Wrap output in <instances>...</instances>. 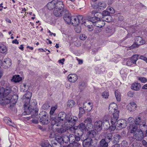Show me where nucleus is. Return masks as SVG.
Instances as JSON below:
<instances>
[{
  "label": "nucleus",
  "instance_id": "1",
  "mask_svg": "<svg viewBox=\"0 0 147 147\" xmlns=\"http://www.w3.org/2000/svg\"><path fill=\"white\" fill-rule=\"evenodd\" d=\"M63 2L61 1H59L57 3L56 8L53 11V13L56 16L60 17L62 16L65 10L63 8Z\"/></svg>",
  "mask_w": 147,
  "mask_h": 147
},
{
  "label": "nucleus",
  "instance_id": "2",
  "mask_svg": "<svg viewBox=\"0 0 147 147\" xmlns=\"http://www.w3.org/2000/svg\"><path fill=\"white\" fill-rule=\"evenodd\" d=\"M131 133L134 132V136L137 140H141L144 138V135L142 131L137 129V127L135 126H131L130 127Z\"/></svg>",
  "mask_w": 147,
  "mask_h": 147
},
{
  "label": "nucleus",
  "instance_id": "3",
  "mask_svg": "<svg viewBox=\"0 0 147 147\" xmlns=\"http://www.w3.org/2000/svg\"><path fill=\"white\" fill-rule=\"evenodd\" d=\"M67 115V114L66 115L64 112H62L59 113L58 115L57 119H56L55 118V119L56 120V123H55V122H53V124H57L56 125L57 126L58 124H61V126H62L63 124L65 123L66 121Z\"/></svg>",
  "mask_w": 147,
  "mask_h": 147
},
{
  "label": "nucleus",
  "instance_id": "4",
  "mask_svg": "<svg viewBox=\"0 0 147 147\" xmlns=\"http://www.w3.org/2000/svg\"><path fill=\"white\" fill-rule=\"evenodd\" d=\"M127 126V121L123 119L118 120L115 126L113 127L112 130L114 131L115 129L120 130L122 128L125 127Z\"/></svg>",
  "mask_w": 147,
  "mask_h": 147
},
{
  "label": "nucleus",
  "instance_id": "5",
  "mask_svg": "<svg viewBox=\"0 0 147 147\" xmlns=\"http://www.w3.org/2000/svg\"><path fill=\"white\" fill-rule=\"evenodd\" d=\"M11 88L9 87H6L5 89L3 87H1L0 90V103H2L3 98L5 96L8 95L11 91Z\"/></svg>",
  "mask_w": 147,
  "mask_h": 147
},
{
  "label": "nucleus",
  "instance_id": "6",
  "mask_svg": "<svg viewBox=\"0 0 147 147\" xmlns=\"http://www.w3.org/2000/svg\"><path fill=\"white\" fill-rule=\"evenodd\" d=\"M40 122L44 125L47 124L49 123L48 115L45 111H43L39 114Z\"/></svg>",
  "mask_w": 147,
  "mask_h": 147
},
{
  "label": "nucleus",
  "instance_id": "7",
  "mask_svg": "<svg viewBox=\"0 0 147 147\" xmlns=\"http://www.w3.org/2000/svg\"><path fill=\"white\" fill-rule=\"evenodd\" d=\"M119 112H118L117 113H113V116L111 118V126H110V124H109L108 122L107 123L109 124L108 127H110V129L112 130V128H113V127L115 126V123L117 122V120H118L119 116Z\"/></svg>",
  "mask_w": 147,
  "mask_h": 147
},
{
  "label": "nucleus",
  "instance_id": "8",
  "mask_svg": "<svg viewBox=\"0 0 147 147\" xmlns=\"http://www.w3.org/2000/svg\"><path fill=\"white\" fill-rule=\"evenodd\" d=\"M71 23L74 26L78 25L80 23L81 24L82 20L83 18L81 16H72Z\"/></svg>",
  "mask_w": 147,
  "mask_h": 147
},
{
  "label": "nucleus",
  "instance_id": "9",
  "mask_svg": "<svg viewBox=\"0 0 147 147\" xmlns=\"http://www.w3.org/2000/svg\"><path fill=\"white\" fill-rule=\"evenodd\" d=\"M67 116L66 122H68L69 124L72 126L74 125L76 122L78 120V118L75 116H71L70 113L67 114Z\"/></svg>",
  "mask_w": 147,
  "mask_h": 147
},
{
  "label": "nucleus",
  "instance_id": "10",
  "mask_svg": "<svg viewBox=\"0 0 147 147\" xmlns=\"http://www.w3.org/2000/svg\"><path fill=\"white\" fill-rule=\"evenodd\" d=\"M138 56V55H135L132 56L131 58H128L126 62L127 65L128 66H131L133 64H136Z\"/></svg>",
  "mask_w": 147,
  "mask_h": 147
},
{
  "label": "nucleus",
  "instance_id": "11",
  "mask_svg": "<svg viewBox=\"0 0 147 147\" xmlns=\"http://www.w3.org/2000/svg\"><path fill=\"white\" fill-rule=\"evenodd\" d=\"M64 11V19L68 24H70L71 23L72 17L71 16V14L69 13L68 11L66 9H65Z\"/></svg>",
  "mask_w": 147,
  "mask_h": 147
},
{
  "label": "nucleus",
  "instance_id": "12",
  "mask_svg": "<svg viewBox=\"0 0 147 147\" xmlns=\"http://www.w3.org/2000/svg\"><path fill=\"white\" fill-rule=\"evenodd\" d=\"M82 145L84 147H91L93 140L91 138L88 137L82 140Z\"/></svg>",
  "mask_w": 147,
  "mask_h": 147
},
{
  "label": "nucleus",
  "instance_id": "13",
  "mask_svg": "<svg viewBox=\"0 0 147 147\" xmlns=\"http://www.w3.org/2000/svg\"><path fill=\"white\" fill-rule=\"evenodd\" d=\"M117 105L114 103L111 104L109 107V110L110 113L113 114L119 112L117 110Z\"/></svg>",
  "mask_w": 147,
  "mask_h": 147
},
{
  "label": "nucleus",
  "instance_id": "14",
  "mask_svg": "<svg viewBox=\"0 0 147 147\" xmlns=\"http://www.w3.org/2000/svg\"><path fill=\"white\" fill-rule=\"evenodd\" d=\"M31 96L32 93L29 92H27L26 94L23 96V98L25 100V107H26L25 106L26 105H29Z\"/></svg>",
  "mask_w": 147,
  "mask_h": 147
},
{
  "label": "nucleus",
  "instance_id": "15",
  "mask_svg": "<svg viewBox=\"0 0 147 147\" xmlns=\"http://www.w3.org/2000/svg\"><path fill=\"white\" fill-rule=\"evenodd\" d=\"M105 23L104 21L100 19L99 20H94L93 22V24L95 26L101 28L104 26Z\"/></svg>",
  "mask_w": 147,
  "mask_h": 147
},
{
  "label": "nucleus",
  "instance_id": "16",
  "mask_svg": "<svg viewBox=\"0 0 147 147\" xmlns=\"http://www.w3.org/2000/svg\"><path fill=\"white\" fill-rule=\"evenodd\" d=\"M92 18L89 16L88 18V19L84 20V18H83V20H82L81 24H84L86 26H88L89 25L92 24H93V22L94 21H92L91 19Z\"/></svg>",
  "mask_w": 147,
  "mask_h": 147
},
{
  "label": "nucleus",
  "instance_id": "17",
  "mask_svg": "<svg viewBox=\"0 0 147 147\" xmlns=\"http://www.w3.org/2000/svg\"><path fill=\"white\" fill-rule=\"evenodd\" d=\"M102 122L101 121H98L94 123V127L95 130L98 132L101 131L102 129Z\"/></svg>",
  "mask_w": 147,
  "mask_h": 147
},
{
  "label": "nucleus",
  "instance_id": "18",
  "mask_svg": "<svg viewBox=\"0 0 147 147\" xmlns=\"http://www.w3.org/2000/svg\"><path fill=\"white\" fill-rule=\"evenodd\" d=\"M59 1L57 0H55L53 1L50 2L47 5V7L48 9L50 10H51L56 8V4Z\"/></svg>",
  "mask_w": 147,
  "mask_h": 147
},
{
  "label": "nucleus",
  "instance_id": "19",
  "mask_svg": "<svg viewBox=\"0 0 147 147\" xmlns=\"http://www.w3.org/2000/svg\"><path fill=\"white\" fill-rule=\"evenodd\" d=\"M69 81L70 82H75L78 79V76L75 74H71L67 77Z\"/></svg>",
  "mask_w": 147,
  "mask_h": 147
},
{
  "label": "nucleus",
  "instance_id": "20",
  "mask_svg": "<svg viewBox=\"0 0 147 147\" xmlns=\"http://www.w3.org/2000/svg\"><path fill=\"white\" fill-rule=\"evenodd\" d=\"M28 105H26V107H25L24 105V112L23 113L24 115L32 114V108L29 106Z\"/></svg>",
  "mask_w": 147,
  "mask_h": 147
},
{
  "label": "nucleus",
  "instance_id": "21",
  "mask_svg": "<svg viewBox=\"0 0 147 147\" xmlns=\"http://www.w3.org/2000/svg\"><path fill=\"white\" fill-rule=\"evenodd\" d=\"M56 109V108L55 107H52L51 108V110L50 112V117L51 119H52V121L51 122V123L52 124H53V122H55L56 123V120L55 119V115H54L53 114L54 113Z\"/></svg>",
  "mask_w": 147,
  "mask_h": 147
},
{
  "label": "nucleus",
  "instance_id": "22",
  "mask_svg": "<svg viewBox=\"0 0 147 147\" xmlns=\"http://www.w3.org/2000/svg\"><path fill=\"white\" fill-rule=\"evenodd\" d=\"M92 13L94 14V17H91L92 18L91 19L92 21H94L95 20H99L100 19V18H101V16H102V13L99 12H95V11H92Z\"/></svg>",
  "mask_w": 147,
  "mask_h": 147
},
{
  "label": "nucleus",
  "instance_id": "23",
  "mask_svg": "<svg viewBox=\"0 0 147 147\" xmlns=\"http://www.w3.org/2000/svg\"><path fill=\"white\" fill-rule=\"evenodd\" d=\"M105 30L107 33H109L111 35H112L115 32V28L113 25H111L105 28Z\"/></svg>",
  "mask_w": 147,
  "mask_h": 147
},
{
  "label": "nucleus",
  "instance_id": "24",
  "mask_svg": "<svg viewBox=\"0 0 147 147\" xmlns=\"http://www.w3.org/2000/svg\"><path fill=\"white\" fill-rule=\"evenodd\" d=\"M3 65H4L5 69L9 67L11 65V60L9 58L4 59L3 62Z\"/></svg>",
  "mask_w": 147,
  "mask_h": 147
},
{
  "label": "nucleus",
  "instance_id": "25",
  "mask_svg": "<svg viewBox=\"0 0 147 147\" xmlns=\"http://www.w3.org/2000/svg\"><path fill=\"white\" fill-rule=\"evenodd\" d=\"M92 120L91 118L89 117L87 118L84 121V122L86 124L87 129L92 128L93 125L92 123Z\"/></svg>",
  "mask_w": 147,
  "mask_h": 147
},
{
  "label": "nucleus",
  "instance_id": "26",
  "mask_svg": "<svg viewBox=\"0 0 147 147\" xmlns=\"http://www.w3.org/2000/svg\"><path fill=\"white\" fill-rule=\"evenodd\" d=\"M74 132L75 133V137L74 141H79L80 140V137L83 135V133L82 132H80V131H78L77 132L76 131H74Z\"/></svg>",
  "mask_w": 147,
  "mask_h": 147
},
{
  "label": "nucleus",
  "instance_id": "27",
  "mask_svg": "<svg viewBox=\"0 0 147 147\" xmlns=\"http://www.w3.org/2000/svg\"><path fill=\"white\" fill-rule=\"evenodd\" d=\"M140 84L138 83H134L132 84L131 86V89L136 91L140 89Z\"/></svg>",
  "mask_w": 147,
  "mask_h": 147
},
{
  "label": "nucleus",
  "instance_id": "28",
  "mask_svg": "<svg viewBox=\"0 0 147 147\" xmlns=\"http://www.w3.org/2000/svg\"><path fill=\"white\" fill-rule=\"evenodd\" d=\"M3 120L5 122L9 125L13 127H15V126H16L12 122L10 119L8 117H4L3 119Z\"/></svg>",
  "mask_w": 147,
  "mask_h": 147
},
{
  "label": "nucleus",
  "instance_id": "29",
  "mask_svg": "<svg viewBox=\"0 0 147 147\" xmlns=\"http://www.w3.org/2000/svg\"><path fill=\"white\" fill-rule=\"evenodd\" d=\"M18 96L17 95H13L10 100V103L11 104L15 105L17 102Z\"/></svg>",
  "mask_w": 147,
  "mask_h": 147
},
{
  "label": "nucleus",
  "instance_id": "30",
  "mask_svg": "<svg viewBox=\"0 0 147 147\" xmlns=\"http://www.w3.org/2000/svg\"><path fill=\"white\" fill-rule=\"evenodd\" d=\"M106 6V3L104 2L100 1L98 3L97 5L96 8L102 10L105 8Z\"/></svg>",
  "mask_w": 147,
  "mask_h": 147
},
{
  "label": "nucleus",
  "instance_id": "31",
  "mask_svg": "<svg viewBox=\"0 0 147 147\" xmlns=\"http://www.w3.org/2000/svg\"><path fill=\"white\" fill-rule=\"evenodd\" d=\"M38 109L37 108H36L35 110L34 109V108H32V113H35V114L34 115L32 113L31 115V117H28V119H31V118L34 119V118L36 117L38 115Z\"/></svg>",
  "mask_w": 147,
  "mask_h": 147
},
{
  "label": "nucleus",
  "instance_id": "32",
  "mask_svg": "<svg viewBox=\"0 0 147 147\" xmlns=\"http://www.w3.org/2000/svg\"><path fill=\"white\" fill-rule=\"evenodd\" d=\"M22 80L21 77H20L19 75H16L13 77L11 81L15 83L19 82Z\"/></svg>",
  "mask_w": 147,
  "mask_h": 147
},
{
  "label": "nucleus",
  "instance_id": "33",
  "mask_svg": "<svg viewBox=\"0 0 147 147\" xmlns=\"http://www.w3.org/2000/svg\"><path fill=\"white\" fill-rule=\"evenodd\" d=\"M139 127L140 129V130L142 131V132L145 131L147 129V126L146 124V122L143 121L142 123L139 125Z\"/></svg>",
  "mask_w": 147,
  "mask_h": 147
},
{
  "label": "nucleus",
  "instance_id": "34",
  "mask_svg": "<svg viewBox=\"0 0 147 147\" xmlns=\"http://www.w3.org/2000/svg\"><path fill=\"white\" fill-rule=\"evenodd\" d=\"M121 137L118 134H116L114 136L113 138V142L114 143H118Z\"/></svg>",
  "mask_w": 147,
  "mask_h": 147
},
{
  "label": "nucleus",
  "instance_id": "35",
  "mask_svg": "<svg viewBox=\"0 0 147 147\" xmlns=\"http://www.w3.org/2000/svg\"><path fill=\"white\" fill-rule=\"evenodd\" d=\"M108 142L106 141L105 139H102L100 142V147H107L108 146Z\"/></svg>",
  "mask_w": 147,
  "mask_h": 147
},
{
  "label": "nucleus",
  "instance_id": "36",
  "mask_svg": "<svg viewBox=\"0 0 147 147\" xmlns=\"http://www.w3.org/2000/svg\"><path fill=\"white\" fill-rule=\"evenodd\" d=\"M135 41L136 43L139 44V45H142L145 42L142 40L141 37L139 36H137L135 38Z\"/></svg>",
  "mask_w": 147,
  "mask_h": 147
},
{
  "label": "nucleus",
  "instance_id": "37",
  "mask_svg": "<svg viewBox=\"0 0 147 147\" xmlns=\"http://www.w3.org/2000/svg\"><path fill=\"white\" fill-rule=\"evenodd\" d=\"M143 121H141V118L140 117L136 118L135 119V123L133 124L132 126L135 125L138 127V125L139 126L140 124L142 123Z\"/></svg>",
  "mask_w": 147,
  "mask_h": 147
},
{
  "label": "nucleus",
  "instance_id": "38",
  "mask_svg": "<svg viewBox=\"0 0 147 147\" xmlns=\"http://www.w3.org/2000/svg\"><path fill=\"white\" fill-rule=\"evenodd\" d=\"M105 139L107 141L110 142L111 140L112 134L111 133H106L104 135Z\"/></svg>",
  "mask_w": 147,
  "mask_h": 147
},
{
  "label": "nucleus",
  "instance_id": "39",
  "mask_svg": "<svg viewBox=\"0 0 147 147\" xmlns=\"http://www.w3.org/2000/svg\"><path fill=\"white\" fill-rule=\"evenodd\" d=\"M78 126L80 129V130L79 131H80V132L81 131L83 132V131L86 130V128L87 129L86 125V126L85 124L83 123H80Z\"/></svg>",
  "mask_w": 147,
  "mask_h": 147
},
{
  "label": "nucleus",
  "instance_id": "40",
  "mask_svg": "<svg viewBox=\"0 0 147 147\" xmlns=\"http://www.w3.org/2000/svg\"><path fill=\"white\" fill-rule=\"evenodd\" d=\"M96 133L94 130H92L88 132L87 134L88 137L90 138H94L96 136Z\"/></svg>",
  "mask_w": 147,
  "mask_h": 147
},
{
  "label": "nucleus",
  "instance_id": "41",
  "mask_svg": "<svg viewBox=\"0 0 147 147\" xmlns=\"http://www.w3.org/2000/svg\"><path fill=\"white\" fill-rule=\"evenodd\" d=\"M76 103L72 100H68L67 103V106L70 108H72L74 107Z\"/></svg>",
  "mask_w": 147,
  "mask_h": 147
},
{
  "label": "nucleus",
  "instance_id": "42",
  "mask_svg": "<svg viewBox=\"0 0 147 147\" xmlns=\"http://www.w3.org/2000/svg\"><path fill=\"white\" fill-rule=\"evenodd\" d=\"M55 139L56 141L59 143L58 145H59V147H62L61 144H63V138L61 136H57L56 137Z\"/></svg>",
  "mask_w": 147,
  "mask_h": 147
},
{
  "label": "nucleus",
  "instance_id": "43",
  "mask_svg": "<svg viewBox=\"0 0 147 147\" xmlns=\"http://www.w3.org/2000/svg\"><path fill=\"white\" fill-rule=\"evenodd\" d=\"M41 146L42 147H52L48 140H45L41 144Z\"/></svg>",
  "mask_w": 147,
  "mask_h": 147
},
{
  "label": "nucleus",
  "instance_id": "44",
  "mask_svg": "<svg viewBox=\"0 0 147 147\" xmlns=\"http://www.w3.org/2000/svg\"><path fill=\"white\" fill-rule=\"evenodd\" d=\"M102 18H104L105 17L107 16H109L110 18H111V17L110 16V13L108 11L104 10L102 11Z\"/></svg>",
  "mask_w": 147,
  "mask_h": 147
},
{
  "label": "nucleus",
  "instance_id": "45",
  "mask_svg": "<svg viewBox=\"0 0 147 147\" xmlns=\"http://www.w3.org/2000/svg\"><path fill=\"white\" fill-rule=\"evenodd\" d=\"M115 94L117 100L118 101H120L121 100L120 93L117 90H116L115 91Z\"/></svg>",
  "mask_w": 147,
  "mask_h": 147
},
{
  "label": "nucleus",
  "instance_id": "46",
  "mask_svg": "<svg viewBox=\"0 0 147 147\" xmlns=\"http://www.w3.org/2000/svg\"><path fill=\"white\" fill-rule=\"evenodd\" d=\"M102 96L105 98H108L109 96V92L108 91H104L102 94Z\"/></svg>",
  "mask_w": 147,
  "mask_h": 147
},
{
  "label": "nucleus",
  "instance_id": "47",
  "mask_svg": "<svg viewBox=\"0 0 147 147\" xmlns=\"http://www.w3.org/2000/svg\"><path fill=\"white\" fill-rule=\"evenodd\" d=\"M50 107L49 103L48 102H45L42 106V108L44 110L47 109Z\"/></svg>",
  "mask_w": 147,
  "mask_h": 147
},
{
  "label": "nucleus",
  "instance_id": "48",
  "mask_svg": "<svg viewBox=\"0 0 147 147\" xmlns=\"http://www.w3.org/2000/svg\"><path fill=\"white\" fill-rule=\"evenodd\" d=\"M6 51V47L3 45L0 47V52L3 53H5Z\"/></svg>",
  "mask_w": 147,
  "mask_h": 147
},
{
  "label": "nucleus",
  "instance_id": "49",
  "mask_svg": "<svg viewBox=\"0 0 147 147\" xmlns=\"http://www.w3.org/2000/svg\"><path fill=\"white\" fill-rule=\"evenodd\" d=\"M80 145V143L75 141H74L73 143L71 144V146L72 147H79Z\"/></svg>",
  "mask_w": 147,
  "mask_h": 147
},
{
  "label": "nucleus",
  "instance_id": "50",
  "mask_svg": "<svg viewBox=\"0 0 147 147\" xmlns=\"http://www.w3.org/2000/svg\"><path fill=\"white\" fill-rule=\"evenodd\" d=\"M79 115L80 117H82V115L85 113V111L83 108L81 107L79 108Z\"/></svg>",
  "mask_w": 147,
  "mask_h": 147
},
{
  "label": "nucleus",
  "instance_id": "51",
  "mask_svg": "<svg viewBox=\"0 0 147 147\" xmlns=\"http://www.w3.org/2000/svg\"><path fill=\"white\" fill-rule=\"evenodd\" d=\"M63 142H65V143H67L70 140L68 138V136L66 135H65L63 137Z\"/></svg>",
  "mask_w": 147,
  "mask_h": 147
},
{
  "label": "nucleus",
  "instance_id": "52",
  "mask_svg": "<svg viewBox=\"0 0 147 147\" xmlns=\"http://www.w3.org/2000/svg\"><path fill=\"white\" fill-rule=\"evenodd\" d=\"M138 80L143 83H145L147 82V79L145 77H139Z\"/></svg>",
  "mask_w": 147,
  "mask_h": 147
},
{
  "label": "nucleus",
  "instance_id": "53",
  "mask_svg": "<svg viewBox=\"0 0 147 147\" xmlns=\"http://www.w3.org/2000/svg\"><path fill=\"white\" fill-rule=\"evenodd\" d=\"M74 135L72 134H70L69 135L68 138L70 140L69 141L71 140L72 141L74 142L75 137V133H74Z\"/></svg>",
  "mask_w": 147,
  "mask_h": 147
},
{
  "label": "nucleus",
  "instance_id": "54",
  "mask_svg": "<svg viewBox=\"0 0 147 147\" xmlns=\"http://www.w3.org/2000/svg\"><path fill=\"white\" fill-rule=\"evenodd\" d=\"M130 104V106L132 107V109L135 110L137 107V105L134 102H131Z\"/></svg>",
  "mask_w": 147,
  "mask_h": 147
},
{
  "label": "nucleus",
  "instance_id": "55",
  "mask_svg": "<svg viewBox=\"0 0 147 147\" xmlns=\"http://www.w3.org/2000/svg\"><path fill=\"white\" fill-rule=\"evenodd\" d=\"M128 142L125 140L122 141L121 143V144L122 147H126L128 145Z\"/></svg>",
  "mask_w": 147,
  "mask_h": 147
},
{
  "label": "nucleus",
  "instance_id": "56",
  "mask_svg": "<svg viewBox=\"0 0 147 147\" xmlns=\"http://www.w3.org/2000/svg\"><path fill=\"white\" fill-rule=\"evenodd\" d=\"M66 131V129L65 128H64L63 127H62L59 128L58 130V131L59 133H62L65 132Z\"/></svg>",
  "mask_w": 147,
  "mask_h": 147
},
{
  "label": "nucleus",
  "instance_id": "57",
  "mask_svg": "<svg viewBox=\"0 0 147 147\" xmlns=\"http://www.w3.org/2000/svg\"><path fill=\"white\" fill-rule=\"evenodd\" d=\"M87 38V36L84 34H80V39L83 40H85Z\"/></svg>",
  "mask_w": 147,
  "mask_h": 147
},
{
  "label": "nucleus",
  "instance_id": "58",
  "mask_svg": "<svg viewBox=\"0 0 147 147\" xmlns=\"http://www.w3.org/2000/svg\"><path fill=\"white\" fill-rule=\"evenodd\" d=\"M22 89H23V91L24 92L27 91L28 89V86L26 85V84H24L23 86H22Z\"/></svg>",
  "mask_w": 147,
  "mask_h": 147
},
{
  "label": "nucleus",
  "instance_id": "59",
  "mask_svg": "<svg viewBox=\"0 0 147 147\" xmlns=\"http://www.w3.org/2000/svg\"><path fill=\"white\" fill-rule=\"evenodd\" d=\"M76 32L77 33H79L81 31V27L80 26H77L75 28Z\"/></svg>",
  "mask_w": 147,
  "mask_h": 147
},
{
  "label": "nucleus",
  "instance_id": "60",
  "mask_svg": "<svg viewBox=\"0 0 147 147\" xmlns=\"http://www.w3.org/2000/svg\"><path fill=\"white\" fill-rule=\"evenodd\" d=\"M29 106L31 108H32V109L34 108V106H35L37 104V103L36 101L34 100L33 102H32L31 103H29Z\"/></svg>",
  "mask_w": 147,
  "mask_h": 147
},
{
  "label": "nucleus",
  "instance_id": "61",
  "mask_svg": "<svg viewBox=\"0 0 147 147\" xmlns=\"http://www.w3.org/2000/svg\"><path fill=\"white\" fill-rule=\"evenodd\" d=\"M87 105H88L89 106H90V108L89 109H86L87 110V111H88V112L90 111L92 108V104L91 103L89 102L87 104Z\"/></svg>",
  "mask_w": 147,
  "mask_h": 147
},
{
  "label": "nucleus",
  "instance_id": "62",
  "mask_svg": "<svg viewBox=\"0 0 147 147\" xmlns=\"http://www.w3.org/2000/svg\"><path fill=\"white\" fill-rule=\"evenodd\" d=\"M107 9L109 11V13H114L115 12V11L111 7H110L109 8H107Z\"/></svg>",
  "mask_w": 147,
  "mask_h": 147
},
{
  "label": "nucleus",
  "instance_id": "63",
  "mask_svg": "<svg viewBox=\"0 0 147 147\" xmlns=\"http://www.w3.org/2000/svg\"><path fill=\"white\" fill-rule=\"evenodd\" d=\"M134 119L132 117H129L128 118V121L130 124L132 123L134 121Z\"/></svg>",
  "mask_w": 147,
  "mask_h": 147
},
{
  "label": "nucleus",
  "instance_id": "64",
  "mask_svg": "<svg viewBox=\"0 0 147 147\" xmlns=\"http://www.w3.org/2000/svg\"><path fill=\"white\" fill-rule=\"evenodd\" d=\"M134 94V91H129L128 92L127 95L128 96L132 97H133Z\"/></svg>",
  "mask_w": 147,
  "mask_h": 147
}]
</instances>
